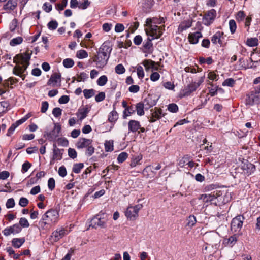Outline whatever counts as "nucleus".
Returning <instances> with one entry per match:
<instances>
[{
  "label": "nucleus",
  "instance_id": "obj_61",
  "mask_svg": "<svg viewBox=\"0 0 260 260\" xmlns=\"http://www.w3.org/2000/svg\"><path fill=\"white\" fill-rule=\"evenodd\" d=\"M105 149L106 151H112L113 150V145L110 141H106L105 143Z\"/></svg>",
  "mask_w": 260,
  "mask_h": 260
},
{
  "label": "nucleus",
  "instance_id": "obj_39",
  "mask_svg": "<svg viewBox=\"0 0 260 260\" xmlns=\"http://www.w3.org/2000/svg\"><path fill=\"white\" fill-rule=\"evenodd\" d=\"M250 60L251 62H260V51L253 52L251 54Z\"/></svg>",
  "mask_w": 260,
  "mask_h": 260
},
{
  "label": "nucleus",
  "instance_id": "obj_27",
  "mask_svg": "<svg viewBox=\"0 0 260 260\" xmlns=\"http://www.w3.org/2000/svg\"><path fill=\"white\" fill-rule=\"evenodd\" d=\"M89 112V110L87 105L83 107H80L78 110V114L77 115L79 117V119L82 120L84 119L87 116Z\"/></svg>",
  "mask_w": 260,
  "mask_h": 260
},
{
  "label": "nucleus",
  "instance_id": "obj_64",
  "mask_svg": "<svg viewBox=\"0 0 260 260\" xmlns=\"http://www.w3.org/2000/svg\"><path fill=\"white\" fill-rule=\"evenodd\" d=\"M31 166V165L30 162H29L27 161H25L22 165L21 171L23 173L26 172L28 170V169L30 168Z\"/></svg>",
  "mask_w": 260,
  "mask_h": 260
},
{
  "label": "nucleus",
  "instance_id": "obj_1",
  "mask_svg": "<svg viewBox=\"0 0 260 260\" xmlns=\"http://www.w3.org/2000/svg\"><path fill=\"white\" fill-rule=\"evenodd\" d=\"M32 54V51L27 49L23 53L17 54L13 58V62L16 64L20 63L21 65L16 64L13 68L14 74L20 77L22 80H24L25 75L24 74L27 67L29 65V60Z\"/></svg>",
  "mask_w": 260,
  "mask_h": 260
},
{
  "label": "nucleus",
  "instance_id": "obj_30",
  "mask_svg": "<svg viewBox=\"0 0 260 260\" xmlns=\"http://www.w3.org/2000/svg\"><path fill=\"white\" fill-rule=\"evenodd\" d=\"M192 25V22L190 20L184 21L181 22L178 27V30L182 32L184 30L190 28Z\"/></svg>",
  "mask_w": 260,
  "mask_h": 260
},
{
  "label": "nucleus",
  "instance_id": "obj_37",
  "mask_svg": "<svg viewBox=\"0 0 260 260\" xmlns=\"http://www.w3.org/2000/svg\"><path fill=\"white\" fill-rule=\"evenodd\" d=\"M84 164L83 163L75 164L73 166L72 171L75 173L78 174L81 172L82 169L83 168Z\"/></svg>",
  "mask_w": 260,
  "mask_h": 260
},
{
  "label": "nucleus",
  "instance_id": "obj_42",
  "mask_svg": "<svg viewBox=\"0 0 260 260\" xmlns=\"http://www.w3.org/2000/svg\"><path fill=\"white\" fill-rule=\"evenodd\" d=\"M142 159V156L140 155L135 157L133 158L130 163V166L131 168L135 167L137 165L139 164V162Z\"/></svg>",
  "mask_w": 260,
  "mask_h": 260
},
{
  "label": "nucleus",
  "instance_id": "obj_12",
  "mask_svg": "<svg viewBox=\"0 0 260 260\" xmlns=\"http://www.w3.org/2000/svg\"><path fill=\"white\" fill-rule=\"evenodd\" d=\"M216 16V11L212 9L206 13L203 17V21L204 25L209 26L213 23Z\"/></svg>",
  "mask_w": 260,
  "mask_h": 260
},
{
  "label": "nucleus",
  "instance_id": "obj_14",
  "mask_svg": "<svg viewBox=\"0 0 260 260\" xmlns=\"http://www.w3.org/2000/svg\"><path fill=\"white\" fill-rule=\"evenodd\" d=\"M91 225L94 228L97 227L105 228L106 227V220L100 217V215H96L92 219Z\"/></svg>",
  "mask_w": 260,
  "mask_h": 260
},
{
  "label": "nucleus",
  "instance_id": "obj_45",
  "mask_svg": "<svg viewBox=\"0 0 260 260\" xmlns=\"http://www.w3.org/2000/svg\"><path fill=\"white\" fill-rule=\"evenodd\" d=\"M63 64L65 68H71L74 65V61L71 58H67L63 60Z\"/></svg>",
  "mask_w": 260,
  "mask_h": 260
},
{
  "label": "nucleus",
  "instance_id": "obj_36",
  "mask_svg": "<svg viewBox=\"0 0 260 260\" xmlns=\"http://www.w3.org/2000/svg\"><path fill=\"white\" fill-rule=\"evenodd\" d=\"M84 96L86 99H89L95 94V90L93 89H84L83 91Z\"/></svg>",
  "mask_w": 260,
  "mask_h": 260
},
{
  "label": "nucleus",
  "instance_id": "obj_21",
  "mask_svg": "<svg viewBox=\"0 0 260 260\" xmlns=\"http://www.w3.org/2000/svg\"><path fill=\"white\" fill-rule=\"evenodd\" d=\"M202 37V34L200 31H196L189 34L188 39L190 44H196L198 43L199 39Z\"/></svg>",
  "mask_w": 260,
  "mask_h": 260
},
{
  "label": "nucleus",
  "instance_id": "obj_56",
  "mask_svg": "<svg viewBox=\"0 0 260 260\" xmlns=\"http://www.w3.org/2000/svg\"><path fill=\"white\" fill-rule=\"evenodd\" d=\"M68 155L72 159H75L77 156V153L75 149L70 148L68 149Z\"/></svg>",
  "mask_w": 260,
  "mask_h": 260
},
{
  "label": "nucleus",
  "instance_id": "obj_26",
  "mask_svg": "<svg viewBox=\"0 0 260 260\" xmlns=\"http://www.w3.org/2000/svg\"><path fill=\"white\" fill-rule=\"evenodd\" d=\"M223 32L218 31H217L212 37H211V42L213 44H216L217 43H219L220 46H222L223 44L222 41L221 40V38L223 37Z\"/></svg>",
  "mask_w": 260,
  "mask_h": 260
},
{
  "label": "nucleus",
  "instance_id": "obj_18",
  "mask_svg": "<svg viewBox=\"0 0 260 260\" xmlns=\"http://www.w3.org/2000/svg\"><path fill=\"white\" fill-rule=\"evenodd\" d=\"M205 240L208 242V244L216 245L218 242V236L215 233H206L204 236Z\"/></svg>",
  "mask_w": 260,
  "mask_h": 260
},
{
  "label": "nucleus",
  "instance_id": "obj_24",
  "mask_svg": "<svg viewBox=\"0 0 260 260\" xmlns=\"http://www.w3.org/2000/svg\"><path fill=\"white\" fill-rule=\"evenodd\" d=\"M140 128V123L139 121L135 120H131L128 121V128L129 132H136L138 131Z\"/></svg>",
  "mask_w": 260,
  "mask_h": 260
},
{
  "label": "nucleus",
  "instance_id": "obj_22",
  "mask_svg": "<svg viewBox=\"0 0 260 260\" xmlns=\"http://www.w3.org/2000/svg\"><path fill=\"white\" fill-rule=\"evenodd\" d=\"M238 237L237 234H234L229 237V238L224 239L223 243L225 246L232 247L237 243Z\"/></svg>",
  "mask_w": 260,
  "mask_h": 260
},
{
  "label": "nucleus",
  "instance_id": "obj_11",
  "mask_svg": "<svg viewBox=\"0 0 260 260\" xmlns=\"http://www.w3.org/2000/svg\"><path fill=\"white\" fill-rule=\"evenodd\" d=\"M61 129L60 125L58 123H55L53 129L49 132H45L44 136H46L49 141H54L59 136Z\"/></svg>",
  "mask_w": 260,
  "mask_h": 260
},
{
  "label": "nucleus",
  "instance_id": "obj_40",
  "mask_svg": "<svg viewBox=\"0 0 260 260\" xmlns=\"http://www.w3.org/2000/svg\"><path fill=\"white\" fill-rule=\"evenodd\" d=\"M108 81V78L106 75L101 76L97 80V84L99 86H104Z\"/></svg>",
  "mask_w": 260,
  "mask_h": 260
},
{
  "label": "nucleus",
  "instance_id": "obj_58",
  "mask_svg": "<svg viewBox=\"0 0 260 260\" xmlns=\"http://www.w3.org/2000/svg\"><path fill=\"white\" fill-rule=\"evenodd\" d=\"M48 186L50 190H52L55 186V181L54 178H50L48 181Z\"/></svg>",
  "mask_w": 260,
  "mask_h": 260
},
{
  "label": "nucleus",
  "instance_id": "obj_44",
  "mask_svg": "<svg viewBox=\"0 0 260 260\" xmlns=\"http://www.w3.org/2000/svg\"><path fill=\"white\" fill-rule=\"evenodd\" d=\"M67 4L68 0H61V3H58L55 5L56 9L58 11H62L67 6Z\"/></svg>",
  "mask_w": 260,
  "mask_h": 260
},
{
  "label": "nucleus",
  "instance_id": "obj_62",
  "mask_svg": "<svg viewBox=\"0 0 260 260\" xmlns=\"http://www.w3.org/2000/svg\"><path fill=\"white\" fill-rule=\"evenodd\" d=\"M3 233L4 235L6 236H8L10 235H11V234H15L11 226H9V227H7L6 228H5L3 230Z\"/></svg>",
  "mask_w": 260,
  "mask_h": 260
},
{
  "label": "nucleus",
  "instance_id": "obj_7",
  "mask_svg": "<svg viewBox=\"0 0 260 260\" xmlns=\"http://www.w3.org/2000/svg\"><path fill=\"white\" fill-rule=\"evenodd\" d=\"M143 205L138 204L134 206H128L125 212L126 217L129 220H135L138 217V212Z\"/></svg>",
  "mask_w": 260,
  "mask_h": 260
},
{
  "label": "nucleus",
  "instance_id": "obj_19",
  "mask_svg": "<svg viewBox=\"0 0 260 260\" xmlns=\"http://www.w3.org/2000/svg\"><path fill=\"white\" fill-rule=\"evenodd\" d=\"M92 143L91 139H86L85 138H80L76 144V146L78 149L87 148Z\"/></svg>",
  "mask_w": 260,
  "mask_h": 260
},
{
  "label": "nucleus",
  "instance_id": "obj_29",
  "mask_svg": "<svg viewBox=\"0 0 260 260\" xmlns=\"http://www.w3.org/2000/svg\"><path fill=\"white\" fill-rule=\"evenodd\" d=\"M152 40H151V38H150V37L149 36L147 38V40H144L143 43V47L144 49L146 50L145 51H144V52H147L149 51L151 48H152Z\"/></svg>",
  "mask_w": 260,
  "mask_h": 260
},
{
  "label": "nucleus",
  "instance_id": "obj_15",
  "mask_svg": "<svg viewBox=\"0 0 260 260\" xmlns=\"http://www.w3.org/2000/svg\"><path fill=\"white\" fill-rule=\"evenodd\" d=\"M151 116L150 117L149 121L150 123H152L160 119L162 117L165 116V114L162 113V110L161 108H158L157 107L151 110Z\"/></svg>",
  "mask_w": 260,
  "mask_h": 260
},
{
  "label": "nucleus",
  "instance_id": "obj_20",
  "mask_svg": "<svg viewBox=\"0 0 260 260\" xmlns=\"http://www.w3.org/2000/svg\"><path fill=\"white\" fill-rule=\"evenodd\" d=\"M141 103L145 107V109L147 110L155 105L156 104V101L155 100L153 99L152 95L149 94Z\"/></svg>",
  "mask_w": 260,
  "mask_h": 260
},
{
  "label": "nucleus",
  "instance_id": "obj_25",
  "mask_svg": "<svg viewBox=\"0 0 260 260\" xmlns=\"http://www.w3.org/2000/svg\"><path fill=\"white\" fill-rule=\"evenodd\" d=\"M53 159L61 160L62 158V154L64 149H60L57 148L55 144H53Z\"/></svg>",
  "mask_w": 260,
  "mask_h": 260
},
{
  "label": "nucleus",
  "instance_id": "obj_41",
  "mask_svg": "<svg viewBox=\"0 0 260 260\" xmlns=\"http://www.w3.org/2000/svg\"><path fill=\"white\" fill-rule=\"evenodd\" d=\"M22 42L23 38L21 37H18L11 40L10 42V45L12 46H14L20 44Z\"/></svg>",
  "mask_w": 260,
  "mask_h": 260
},
{
  "label": "nucleus",
  "instance_id": "obj_46",
  "mask_svg": "<svg viewBox=\"0 0 260 260\" xmlns=\"http://www.w3.org/2000/svg\"><path fill=\"white\" fill-rule=\"evenodd\" d=\"M168 110L172 113H176L178 111V107L175 103L170 104L168 106Z\"/></svg>",
  "mask_w": 260,
  "mask_h": 260
},
{
  "label": "nucleus",
  "instance_id": "obj_51",
  "mask_svg": "<svg viewBox=\"0 0 260 260\" xmlns=\"http://www.w3.org/2000/svg\"><path fill=\"white\" fill-rule=\"evenodd\" d=\"M235 83V81L233 78H228L224 81V82L222 83V85L233 87L234 86Z\"/></svg>",
  "mask_w": 260,
  "mask_h": 260
},
{
  "label": "nucleus",
  "instance_id": "obj_6",
  "mask_svg": "<svg viewBox=\"0 0 260 260\" xmlns=\"http://www.w3.org/2000/svg\"><path fill=\"white\" fill-rule=\"evenodd\" d=\"M203 81L204 78L201 77L198 82H191L189 84H188L181 91V96L182 97H185L190 95L193 92L196 90Z\"/></svg>",
  "mask_w": 260,
  "mask_h": 260
},
{
  "label": "nucleus",
  "instance_id": "obj_13",
  "mask_svg": "<svg viewBox=\"0 0 260 260\" xmlns=\"http://www.w3.org/2000/svg\"><path fill=\"white\" fill-rule=\"evenodd\" d=\"M243 173L247 176L252 174L255 170V166L247 160L242 162L241 167Z\"/></svg>",
  "mask_w": 260,
  "mask_h": 260
},
{
  "label": "nucleus",
  "instance_id": "obj_59",
  "mask_svg": "<svg viewBox=\"0 0 260 260\" xmlns=\"http://www.w3.org/2000/svg\"><path fill=\"white\" fill-rule=\"evenodd\" d=\"M105 99V93L104 92H101L95 97V100L96 102L103 101Z\"/></svg>",
  "mask_w": 260,
  "mask_h": 260
},
{
  "label": "nucleus",
  "instance_id": "obj_50",
  "mask_svg": "<svg viewBox=\"0 0 260 260\" xmlns=\"http://www.w3.org/2000/svg\"><path fill=\"white\" fill-rule=\"evenodd\" d=\"M76 55L78 58L83 59L88 56V53L84 50H80L77 52Z\"/></svg>",
  "mask_w": 260,
  "mask_h": 260
},
{
  "label": "nucleus",
  "instance_id": "obj_49",
  "mask_svg": "<svg viewBox=\"0 0 260 260\" xmlns=\"http://www.w3.org/2000/svg\"><path fill=\"white\" fill-rule=\"evenodd\" d=\"M187 220L188 222L187 224L190 227L193 226L197 222L196 218L194 215H190L188 217Z\"/></svg>",
  "mask_w": 260,
  "mask_h": 260
},
{
  "label": "nucleus",
  "instance_id": "obj_5",
  "mask_svg": "<svg viewBox=\"0 0 260 260\" xmlns=\"http://www.w3.org/2000/svg\"><path fill=\"white\" fill-rule=\"evenodd\" d=\"M260 103V84L254 87L253 90L247 94L245 99V104L247 106H252Z\"/></svg>",
  "mask_w": 260,
  "mask_h": 260
},
{
  "label": "nucleus",
  "instance_id": "obj_63",
  "mask_svg": "<svg viewBox=\"0 0 260 260\" xmlns=\"http://www.w3.org/2000/svg\"><path fill=\"white\" fill-rule=\"evenodd\" d=\"M137 75L139 78H143L144 77V72L143 68L139 66L137 68Z\"/></svg>",
  "mask_w": 260,
  "mask_h": 260
},
{
  "label": "nucleus",
  "instance_id": "obj_2",
  "mask_svg": "<svg viewBox=\"0 0 260 260\" xmlns=\"http://www.w3.org/2000/svg\"><path fill=\"white\" fill-rule=\"evenodd\" d=\"M112 50L110 42L106 41L102 44L97 54L92 57L93 61L96 63L97 68H103L107 64Z\"/></svg>",
  "mask_w": 260,
  "mask_h": 260
},
{
  "label": "nucleus",
  "instance_id": "obj_23",
  "mask_svg": "<svg viewBox=\"0 0 260 260\" xmlns=\"http://www.w3.org/2000/svg\"><path fill=\"white\" fill-rule=\"evenodd\" d=\"M17 3L16 0H9L3 6V9L7 13L11 12L16 9Z\"/></svg>",
  "mask_w": 260,
  "mask_h": 260
},
{
  "label": "nucleus",
  "instance_id": "obj_55",
  "mask_svg": "<svg viewBox=\"0 0 260 260\" xmlns=\"http://www.w3.org/2000/svg\"><path fill=\"white\" fill-rule=\"evenodd\" d=\"M94 152V148L93 147L92 143L86 148V155L88 156H91Z\"/></svg>",
  "mask_w": 260,
  "mask_h": 260
},
{
  "label": "nucleus",
  "instance_id": "obj_10",
  "mask_svg": "<svg viewBox=\"0 0 260 260\" xmlns=\"http://www.w3.org/2000/svg\"><path fill=\"white\" fill-rule=\"evenodd\" d=\"M160 27L157 25H154L151 26L150 28L145 29V32L147 35L151 38V40L159 38L162 35V32L159 30Z\"/></svg>",
  "mask_w": 260,
  "mask_h": 260
},
{
  "label": "nucleus",
  "instance_id": "obj_28",
  "mask_svg": "<svg viewBox=\"0 0 260 260\" xmlns=\"http://www.w3.org/2000/svg\"><path fill=\"white\" fill-rule=\"evenodd\" d=\"M25 238H13L12 240V246L16 248H20L25 242Z\"/></svg>",
  "mask_w": 260,
  "mask_h": 260
},
{
  "label": "nucleus",
  "instance_id": "obj_54",
  "mask_svg": "<svg viewBox=\"0 0 260 260\" xmlns=\"http://www.w3.org/2000/svg\"><path fill=\"white\" fill-rule=\"evenodd\" d=\"M90 3L88 0H83V2L79 4L78 8L81 9H86L90 5Z\"/></svg>",
  "mask_w": 260,
  "mask_h": 260
},
{
  "label": "nucleus",
  "instance_id": "obj_32",
  "mask_svg": "<svg viewBox=\"0 0 260 260\" xmlns=\"http://www.w3.org/2000/svg\"><path fill=\"white\" fill-rule=\"evenodd\" d=\"M118 118V114L114 108V110L109 113L108 121L111 123H114Z\"/></svg>",
  "mask_w": 260,
  "mask_h": 260
},
{
  "label": "nucleus",
  "instance_id": "obj_47",
  "mask_svg": "<svg viewBox=\"0 0 260 260\" xmlns=\"http://www.w3.org/2000/svg\"><path fill=\"white\" fill-rule=\"evenodd\" d=\"M47 26L50 30H55L58 26V22L56 20H51L48 23Z\"/></svg>",
  "mask_w": 260,
  "mask_h": 260
},
{
  "label": "nucleus",
  "instance_id": "obj_43",
  "mask_svg": "<svg viewBox=\"0 0 260 260\" xmlns=\"http://www.w3.org/2000/svg\"><path fill=\"white\" fill-rule=\"evenodd\" d=\"M128 157V154L126 152L120 153L117 157V161L119 163L124 162Z\"/></svg>",
  "mask_w": 260,
  "mask_h": 260
},
{
  "label": "nucleus",
  "instance_id": "obj_33",
  "mask_svg": "<svg viewBox=\"0 0 260 260\" xmlns=\"http://www.w3.org/2000/svg\"><path fill=\"white\" fill-rule=\"evenodd\" d=\"M144 109H145V107L141 102L137 103L135 106V110L139 116H142L144 115Z\"/></svg>",
  "mask_w": 260,
  "mask_h": 260
},
{
  "label": "nucleus",
  "instance_id": "obj_34",
  "mask_svg": "<svg viewBox=\"0 0 260 260\" xmlns=\"http://www.w3.org/2000/svg\"><path fill=\"white\" fill-rule=\"evenodd\" d=\"M190 156L189 155H184L179 161V165L181 167H184L188 164L189 160L190 159Z\"/></svg>",
  "mask_w": 260,
  "mask_h": 260
},
{
  "label": "nucleus",
  "instance_id": "obj_52",
  "mask_svg": "<svg viewBox=\"0 0 260 260\" xmlns=\"http://www.w3.org/2000/svg\"><path fill=\"white\" fill-rule=\"evenodd\" d=\"M115 72L118 74H122L125 71L124 66L122 64H119L115 67Z\"/></svg>",
  "mask_w": 260,
  "mask_h": 260
},
{
  "label": "nucleus",
  "instance_id": "obj_53",
  "mask_svg": "<svg viewBox=\"0 0 260 260\" xmlns=\"http://www.w3.org/2000/svg\"><path fill=\"white\" fill-rule=\"evenodd\" d=\"M21 228H28L29 226V223L25 218L22 217L20 219L19 224H18Z\"/></svg>",
  "mask_w": 260,
  "mask_h": 260
},
{
  "label": "nucleus",
  "instance_id": "obj_31",
  "mask_svg": "<svg viewBox=\"0 0 260 260\" xmlns=\"http://www.w3.org/2000/svg\"><path fill=\"white\" fill-rule=\"evenodd\" d=\"M135 111V107H134V105H131V106H128V107L126 108V109H124L123 111V118L124 119L126 118L127 116L134 114Z\"/></svg>",
  "mask_w": 260,
  "mask_h": 260
},
{
  "label": "nucleus",
  "instance_id": "obj_3",
  "mask_svg": "<svg viewBox=\"0 0 260 260\" xmlns=\"http://www.w3.org/2000/svg\"><path fill=\"white\" fill-rule=\"evenodd\" d=\"M225 192L220 189H216L211 194H204L201 196V199L206 203H210L215 206H220L228 202L229 199L226 198Z\"/></svg>",
  "mask_w": 260,
  "mask_h": 260
},
{
  "label": "nucleus",
  "instance_id": "obj_9",
  "mask_svg": "<svg viewBox=\"0 0 260 260\" xmlns=\"http://www.w3.org/2000/svg\"><path fill=\"white\" fill-rule=\"evenodd\" d=\"M245 217L241 215H239L234 218L231 223V229L234 232H239L243 223Z\"/></svg>",
  "mask_w": 260,
  "mask_h": 260
},
{
  "label": "nucleus",
  "instance_id": "obj_60",
  "mask_svg": "<svg viewBox=\"0 0 260 260\" xmlns=\"http://www.w3.org/2000/svg\"><path fill=\"white\" fill-rule=\"evenodd\" d=\"M58 144L59 145L66 147L69 145V142L66 138H60L57 140Z\"/></svg>",
  "mask_w": 260,
  "mask_h": 260
},
{
  "label": "nucleus",
  "instance_id": "obj_17",
  "mask_svg": "<svg viewBox=\"0 0 260 260\" xmlns=\"http://www.w3.org/2000/svg\"><path fill=\"white\" fill-rule=\"evenodd\" d=\"M59 83V86L60 85L61 83V74L60 73H53L50 78L47 82V85H52L53 86H57V83Z\"/></svg>",
  "mask_w": 260,
  "mask_h": 260
},
{
  "label": "nucleus",
  "instance_id": "obj_57",
  "mask_svg": "<svg viewBox=\"0 0 260 260\" xmlns=\"http://www.w3.org/2000/svg\"><path fill=\"white\" fill-rule=\"evenodd\" d=\"M62 110L59 107L54 108L52 110V114L54 117L57 118L61 115Z\"/></svg>",
  "mask_w": 260,
  "mask_h": 260
},
{
  "label": "nucleus",
  "instance_id": "obj_48",
  "mask_svg": "<svg viewBox=\"0 0 260 260\" xmlns=\"http://www.w3.org/2000/svg\"><path fill=\"white\" fill-rule=\"evenodd\" d=\"M229 26L230 29V31L232 34H233L235 32L237 25L236 22L234 20H230L229 21Z\"/></svg>",
  "mask_w": 260,
  "mask_h": 260
},
{
  "label": "nucleus",
  "instance_id": "obj_4",
  "mask_svg": "<svg viewBox=\"0 0 260 260\" xmlns=\"http://www.w3.org/2000/svg\"><path fill=\"white\" fill-rule=\"evenodd\" d=\"M59 217V212L57 210L50 209L42 215L39 224L44 229L50 228L52 224L57 223Z\"/></svg>",
  "mask_w": 260,
  "mask_h": 260
},
{
  "label": "nucleus",
  "instance_id": "obj_8",
  "mask_svg": "<svg viewBox=\"0 0 260 260\" xmlns=\"http://www.w3.org/2000/svg\"><path fill=\"white\" fill-rule=\"evenodd\" d=\"M68 234L67 229L62 226L58 227L53 231L50 237V240L52 242H56Z\"/></svg>",
  "mask_w": 260,
  "mask_h": 260
},
{
  "label": "nucleus",
  "instance_id": "obj_35",
  "mask_svg": "<svg viewBox=\"0 0 260 260\" xmlns=\"http://www.w3.org/2000/svg\"><path fill=\"white\" fill-rule=\"evenodd\" d=\"M258 41L256 38H248L246 41V44L250 47H255L258 45Z\"/></svg>",
  "mask_w": 260,
  "mask_h": 260
},
{
  "label": "nucleus",
  "instance_id": "obj_16",
  "mask_svg": "<svg viewBox=\"0 0 260 260\" xmlns=\"http://www.w3.org/2000/svg\"><path fill=\"white\" fill-rule=\"evenodd\" d=\"M143 64L146 71H148L150 70H151L152 71H158L159 69V63L150 59L144 60L143 62Z\"/></svg>",
  "mask_w": 260,
  "mask_h": 260
},
{
  "label": "nucleus",
  "instance_id": "obj_38",
  "mask_svg": "<svg viewBox=\"0 0 260 260\" xmlns=\"http://www.w3.org/2000/svg\"><path fill=\"white\" fill-rule=\"evenodd\" d=\"M246 14L243 11H239L236 13V19L238 22H242L245 18Z\"/></svg>",
  "mask_w": 260,
  "mask_h": 260
}]
</instances>
